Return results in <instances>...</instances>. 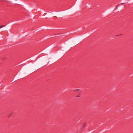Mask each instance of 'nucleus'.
<instances>
[{
	"mask_svg": "<svg viewBox=\"0 0 133 133\" xmlns=\"http://www.w3.org/2000/svg\"><path fill=\"white\" fill-rule=\"evenodd\" d=\"M5 26V25H1V26H0V29L1 28H3V27H4Z\"/></svg>",
	"mask_w": 133,
	"mask_h": 133,
	"instance_id": "1",
	"label": "nucleus"
},
{
	"mask_svg": "<svg viewBox=\"0 0 133 133\" xmlns=\"http://www.w3.org/2000/svg\"><path fill=\"white\" fill-rule=\"evenodd\" d=\"M83 127H85V125H86V123H84L83 124Z\"/></svg>",
	"mask_w": 133,
	"mask_h": 133,
	"instance_id": "2",
	"label": "nucleus"
},
{
	"mask_svg": "<svg viewBox=\"0 0 133 133\" xmlns=\"http://www.w3.org/2000/svg\"><path fill=\"white\" fill-rule=\"evenodd\" d=\"M125 3H121V4H122V5H123V4H125Z\"/></svg>",
	"mask_w": 133,
	"mask_h": 133,
	"instance_id": "3",
	"label": "nucleus"
},
{
	"mask_svg": "<svg viewBox=\"0 0 133 133\" xmlns=\"http://www.w3.org/2000/svg\"><path fill=\"white\" fill-rule=\"evenodd\" d=\"M79 97V96H77V97Z\"/></svg>",
	"mask_w": 133,
	"mask_h": 133,
	"instance_id": "4",
	"label": "nucleus"
}]
</instances>
